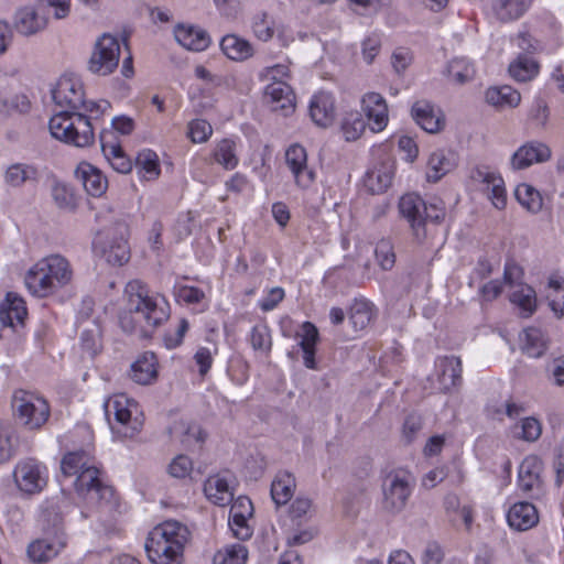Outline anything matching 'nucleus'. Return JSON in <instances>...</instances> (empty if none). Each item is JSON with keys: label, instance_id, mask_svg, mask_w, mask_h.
Returning <instances> with one entry per match:
<instances>
[{"label": "nucleus", "instance_id": "f257e3e1", "mask_svg": "<svg viewBox=\"0 0 564 564\" xmlns=\"http://www.w3.org/2000/svg\"><path fill=\"white\" fill-rule=\"evenodd\" d=\"M126 311L119 316V324L126 333H139L147 336L170 317L167 300L156 293L150 294L148 286L140 280H132L124 288Z\"/></svg>", "mask_w": 564, "mask_h": 564}, {"label": "nucleus", "instance_id": "f03ea898", "mask_svg": "<svg viewBox=\"0 0 564 564\" xmlns=\"http://www.w3.org/2000/svg\"><path fill=\"white\" fill-rule=\"evenodd\" d=\"M64 477L76 476L73 484L77 495L87 502L96 506L112 496V489L99 479V469L93 464V456L86 451L69 452L61 462Z\"/></svg>", "mask_w": 564, "mask_h": 564}, {"label": "nucleus", "instance_id": "7ed1b4c3", "mask_svg": "<svg viewBox=\"0 0 564 564\" xmlns=\"http://www.w3.org/2000/svg\"><path fill=\"white\" fill-rule=\"evenodd\" d=\"M189 536L185 524L175 520L164 521L149 532L144 544L147 555L153 564H183Z\"/></svg>", "mask_w": 564, "mask_h": 564}, {"label": "nucleus", "instance_id": "20e7f679", "mask_svg": "<svg viewBox=\"0 0 564 564\" xmlns=\"http://www.w3.org/2000/svg\"><path fill=\"white\" fill-rule=\"evenodd\" d=\"M74 276L70 262L62 254L40 259L25 273L24 282L30 293L46 297L68 285Z\"/></svg>", "mask_w": 564, "mask_h": 564}, {"label": "nucleus", "instance_id": "39448f33", "mask_svg": "<svg viewBox=\"0 0 564 564\" xmlns=\"http://www.w3.org/2000/svg\"><path fill=\"white\" fill-rule=\"evenodd\" d=\"M41 525L43 536L29 544L28 555L32 562L47 563L64 550L67 539L63 517L54 508H47L42 512Z\"/></svg>", "mask_w": 564, "mask_h": 564}, {"label": "nucleus", "instance_id": "423d86ee", "mask_svg": "<svg viewBox=\"0 0 564 564\" xmlns=\"http://www.w3.org/2000/svg\"><path fill=\"white\" fill-rule=\"evenodd\" d=\"M51 134L65 143L85 148L94 142L91 122L82 111L61 110L48 122Z\"/></svg>", "mask_w": 564, "mask_h": 564}, {"label": "nucleus", "instance_id": "0eeeda50", "mask_svg": "<svg viewBox=\"0 0 564 564\" xmlns=\"http://www.w3.org/2000/svg\"><path fill=\"white\" fill-rule=\"evenodd\" d=\"M52 98L62 110L95 113L96 117L110 108L107 100L85 101L84 87L79 78L62 76L52 90Z\"/></svg>", "mask_w": 564, "mask_h": 564}, {"label": "nucleus", "instance_id": "6e6552de", "mask_svg": "<svg viewBox=\"0 0 564 564\" xmlns=\"http://www.w3.org/2000/svg\"><path fill=\"white\" fill-rule=\"evenodd\" d=\"M106 419L111 430L123 437H133L142 429V420L137 414L138 404L126 394H115L104 403Z\"/></svg>", "mask_w": 564, "mask_h": 564}, {"label": "nucleus", "instance_id": "1a4fd4ad", "mask_svg": "<svg viewBox=\"0 0 564 564\" xmlns=\"http://www.w3.org/2000/svg\"><path fill=\"white\" fill-rule=\"evenodd\" d=\"M128 236V225L123 221L116 223L105 232L98 234L94 240V248L100 251L108 263L123 265L130 259Z\"/></svg>", "mask_w": 564, "mask_h": 564}, {"label": "nucleus", "instance_id": "9d476101", "mask_svg": "<svg viewBox=\"0 0 564 564\" xmlns=\"http://www.w3.org/2000/svg\"><path fill=\"white\" fill-rule=\"evenodd\" d=\"M12 406L22 424L30 430L42 426L50 415L47 402L43 398L25 391L14 394Z\"/></svg>", "mask_w": 564, "mask_h": 564}, {"label": "nucleus", "instance_id": "9b49d317", "mask_svg": "<svg viewBox=\"0 0 564 564\" xmlns=\"http://www.w3.org/2000/svg\"><path fill=\"white\" fill-rule=\"evenodd\" d=\"M12 475L17 488L25 495L39 494L47 485V468L34 458L20 460Z\"/></svg>", "mask_w": 564, "mask_h": 564}, {"label": "nucleus", "instance_id": "f8f14e48", "mask_svg": "<svg viewBox=\"0 0 564 564\" xmlns=\"http://www.w3.org/2000/svg\"><path fill=\"white\" fill-rule=\"evenodd\" d=\"M119 58V40L116 36L106 33L96 42L88 63V68L94 74L107 76L118 67Z\"/></svg>", "mask_w": 564, "mask_h": 564}, {"label": "nucleus", "instance_id": "ddd939ff", "mask_svg": "<svg viewBox=\"0 0 564 564\" xmlns=\"http://www.w3.org/2000/svg\"><path fill=\"white\" fill-rule=\"evenodd\" d=\"M425 202L416 194L403 195L399 202L400 214L409 221L414 239L422 243L430 237V230L423 221Z\"/></svg>", "mask_w": 564, "mask_h": 564}, {"label": "nucleus", "instance_id": "4468645a", "mask_svg": "<svg viewBox=\"0 0 564 564\" xmlns=\"http://www.w3.org/2000/svg\"><path fill=\"white\" fill-rule=\"evenodd\" d=\"M410 480L405 473H391L386 477L382 489L387 509L400 511L404 508L412 492Z\"/></svg>", "mask_w": 564, "mask_h": 564}, {"label": "nucleus", "instance_id": "2eb2a0df", "mask_svg": "<svg viewBox=\"0 0 564 564\" xmlns=\"http://www.w3.org/2000/svg\"><path fill=\"white\" fill-rule=\"evenodd\" d=\"M285 164L293 175L295 184L308 188L315 181L316 173L307 164L306 150L300 144H292L285 151Z\"/></svg>", "mask_w": 564, "mask_h": 564}, {"label": "nucleus", "instance_id": "dca6fc26", "mask_svg": "<svg viewBox=\"0 0 564 564\" xmlns=\"http://www.w3.org/2000/svg\"><path fill=\"white\" fill-rule=\"evenodd\" d=\"M471 178L485 185V191L494 206L502 209L507 204V194L505 182L500 175L489 170V167L480 166L471 172Z\"/></svg>", "mask_w": 564, "mask_h": 564}, {"label": "nucleus", "instance_id": "f3484780", "mask_svg": "<svg viewBox=\"0 0 564 564\" xmlns=\"http://www.w3.org/2000/svg\"><path fill=\"white\" fill-rule=\"evenodd\" d=\"M263 100L272 111H281L283 116H289L295 108L292 89L283 80L268 84L264 88Z\"/></svg>", "mask_w": 564, "mask_h": 564}, {"label": "nucleus", "instance_id": "a211bd4d", "mask_svg": "<svg viewBox=\"0 0 564 564\" xmlns=\"http://www.w3.org/2000/svg\"><path fill=\"white\" fill-rule=\"evenodd\" d=\"M551 159V149L542 142L530 141L521 145L511 156L513 170H524L533 164L543 163Z\"/></svg>", "mask_w": 564, "mask_h": 564}, {"label": "nucleus", "instance_id": "6ab92c4d", "mask_svg": "<svg viewBox=\"0 0 564 564\" xmlns=\"http://www.w3.org/2000/svg\"><path fill=\"white\" fill-rule=\"evenodd\" d=\"M411 116L429 133L440 132L445 124L442 110L429 100L415 101L411 108Z\"/></svg>", "mask_w": 564, "mask_h": 564}, {"label": "nucleus", "instance_id": "aec40b11", "mask_svg": "<svg viewBox=\"0 0 564 564\" xmlns=\"http://www.w3.org/2000/svg\"><path fill=\"white\" fill-rule=\"evenodd\" d=\"M361 104L371 131H382L389 120L386 99L378 93H368L362 97Z\"/></svg>", "mask_w": 564, "mask_h": 564}, {"label": "nucleus", "instance_id": "412c9836", "mask_svg": "<svg viewBox=\"0 0 564 564\" xmlns=\"http://www.w3.org/2000/svg\"><path fill=\"white\" fill-rule=\"evenodd\" d=\"M99 138L102 153L113 170L119 173L130 172L132 163L124 154L120 143L116 139V135H113V132L102 130Z\"/></svg>", "mask_w": 564, "mask_h": 564}, {"label": "nucleus", "instance_id": "4be33fe9", "mask_svg": "<svg viewBox=\"0 0 564 564\" xmlns=\"http://www.w3.org/2000/svg\"><path fill=\"white\" fill-rule=\"evenodd\" d=\"M542 469V460L535 455H529L522 460L518 474V485L521 491L533 494L540 490Z\"/></svg>", "mask_w": 564, "mask_h": 564}, {"label": "nucleus", "instance_id": "5701e85b", "mask_svg": "<svg viewBox=\"0 0 564 564\" xmlns=\"http://www.w3.org/2000/svg\"><path fill=\"white\" fill-rule=\"evenodd\" d=\"M436 368L438 371V381L443 391L448 392L453 388L462 384L463 366L459 357H441L436 361Z\"/></svg>", "mask_w": 564, "mask_h": 564}, {"label": "nucleus", "instance_id": "b1692460", "mask_svg": "<svg viewBox=\"0 0 564 564\" xmlns=\"http://www.w3.org/2000/svg\"><path fill=\"white\" fill-rule=\"evenodd\" d=\"M204 492L209 501L217 506H227L234 500L231 481L226 475H213L204 485Z\"/></svg>", "mask_w": 564, "mask_h": 564}, {"label": "nucleus", "instance_id": "393cba45", "mask_svg": "<svg viewBox=\"0 0 564 564\" xmlns=\"http://www.w3.org/2000/svg\"><path fill=\"white\" fill-rule=\"evenodd\" d=\"M310 116L319 127L326 128L330 126L335 118L333 96L325 91L315 94L310 102Z\"/></svg>", "mask_w": 564, "mask_h": 564}, {"label": "nucleus", "instance_id": "a878e982", "mask_svg": "<svg viewBox=\"0 0 564 564\" xmlns=\"http://www.w3.org/2000/svg\"><path fill=\"white\" fill-rule=\"evenodd\" d=\"M393 175V163L390 161H382L366 173L365 186L372 194L383 193L391 185Z\"/></svg>", "mask_w": 564, "mask_h": 564}, {"label": "nucleus", "instance_id": "bb28decb", "mask_svg": "<svg viewBox=\"0 0 564 564\" xmlns=\"http://www.w3.org/2000/svg\"><path fill=\"white\" fill-rule=\"evenodd\" d=\"M75 174L89 195L99 197L106 192L107 180L94 165L83 162L77 166Z\"/></svg>", "mask_w": 564, "mask_h": 564}, {"label": "nucleus", "instance_id": "cd10ccee", "mask_svg": "<svg viewBox=\"0 0 564 564\" xmlns=\"http://www.w3.org/2000/svg\"><path fill=\"white\" fill-rule=\"evenodd\" d=\"M509 525L518 531H525L539 522L536 508L527 501L514 503L507 513Z\"/></svg>", "mask_w": 564, "mask_h": 564}, {"label": "nucleus", "instance_id": "c85d7f7f", "mask_svg": "<svg viewBox=\"0 0 564 564\" xmlns=\"http://www.w3.org/2000/svg\"><path fill=\"white\" fill-rule=\"evenodd\" d=\"M174 36L183 47L189 51L200 52L210 44L208 33L203 29L192 25L178 24L174 30Z\"/></svg>", "mask_w": 564, "mask_h": 564}, {"label": "nucleus", "instance_id": "c756f323", "mask_svg": "<svg viewBox=\"0 0 564 564\" xmlns=\"http://www.w3.org/2000/svg\"><path fill=\"white\" fill-rule=\"evenodd\" d=\"M521 351L530 358H540L547 349L549 339L542 329L528 327L519 334Z\"/></svg>", "mask_w": 564, "mask_h": 564}, {"label": "nucleus", "instance_id": "7c9ffc66", "mask_svg": "<svg viewBox=\"0 0 564 564\" xmlns=\"http://www.w3.org/2000/svg\"><path fill=\"white\" fill-rule=\"evenodd\" d=\"M46 18L32 7L20 9L14 17V28L23 35H33L46 26Z\"/></svg>", "mask_w": 564, "mask_h": 564}, {"label": "nucleus", "instance_id": "2f4dec72", "mask_svg": "<svg viewBox=\"0 0 564 564\" xmlns=\"http://www.w3.org/2000/svg\"><path fill=\"white\" fill-rule=\"evenodd\" d=\"M25 316L26 307L23 299L13 292H9L0 304L1 324L13 327L15 324L22 323Z\"/></svg>", "mask_w": 564, "mask_h": 564}, {"label": "nucleus", "instance_id": "473e14b6", "mask_svg": "<svg viewBox=\"0 0 564 564\" xmlns=\"http://www.w3.org/2000/svg\"><path fill=\"white\" fill-rule=\"evenodd\" d=\"M223 53L230 59L242 62L254 53L251 43L236 34H227L220 41Z\"/></svg>", "mask_w": 564, "mask_h": 564}, {"label": "nucleus", "instance_id": "72a5a7b5", "mask_svg": "<svg viewBox=\"0 0 564 564\" xmlns=\"http://www.w3.org/2000/svg\"><path fill=\"white\" fill-rule=\"evenodd\" d=\"M158 376L156 357L145 352L131 365L130 377L139 384H150Z\"/></svg>", "mask_w": 564, "mask_h": 564}, {"label": "nucleus", "instance_id": "f704fd0d", "mask_svg": "<svg viewBox=\"0 0 564 564\" xmlns=\"http://www.w3.org/2000/svg\"><path fill=\"white\" fill-rule=\"evenodd\" d=\"M135 170L142 180L153 181L158 178L161 173L158 154L150 149L140 151L135 158Z\"/></svg>", "mask_w": 564, "mask_h": 564}, {"label": "nucleus", "instance_id": "c9c22d12", "mask_svg": "<svg viewBox=\"0 0 564 564\" xmlns=\"http://www.w3.org/2000/svg\"><path fill=\"white\" fill-rule=\"evenodd\" d=\"M295 479L286 471L276 474L271 484V497L278 506L285 505L290 501L294 494Z\"/></svg>", "mask_w": 564, "mask_h": 564}, {"label": "nucleus", "instance_id": "e433bc0d", "mask_svg": "<svg viewBox=\"0 0 564 564\" xmlns=\"http://www.w3.org/2000/svg\"><path fill=\"white\" fill-rule=\"evenodd\" d=\"M375 308L366 299L355 300L349 314V322L356 332L364 330L372 322Z\"/></svg>", "mask_w": 564, "mask_h": 564}, {"label": "nucleus", "instance_id": "4c0bfd02", "mask_svg": "<svg viewBox=\"0 0 564 564\" xmlns=\"http://www.w3.org/2000/svg\"><path fill=\"white\" fill-rule=\"evenodd\" d=\"M488 104L498 107H517L520 104V94L510 86L490 87L486 91Z\"/></svg>", "mask_w": 564, "mask_h": 564}, {"label": "nucleus", "instance_id": "58836bf2", "mask_svg": "<svg viewBox=\"0 0 564 564\" xmlns=\"http://www.w3.org/2000/svg\"><path fill=\"white\" fill-rule=\"evenodd\" d=\"M510 302L521 310L524 317H529L536 310V293L532 286L521 284L510 294Z\"/></svg>", "mask_w": 564, "mask_h": 564}, {"label": "nucleus", "instance_id": "ea45409f", "mask_svg": "<svg viewBox=\"0 0 564 564\" xmlns=\"http://www.w3.org/2000/svg\"><path fill=\"white\" fill-rule=\"evenodd\" d=\"M37 170L30 164L14 163L8 166L4 181L12 187H20L28 182H35Z\"/></svg>", "mask_w": 564, "mask_h": 564}, {"label": "nucleus", "instance_id": "a19ab883", "mask_svg": "<svg viewBox=\"0 0 564 564\" xmlns=\"http://www.w3.org/2000/svg\"><path fill=\"white\" fill-rule=\"evenodd\" d=\"M532 0H495L494 10L501 21L520 18L531 6Z\"/></svg>", "mask_w": 564, "mask_h": 564}, {"label": "nucleus", "instance_id": "79ce46f5", "mask_svg": "<svg viewBox=\"0 0 564 564\" xmlns=\"http://www.w3.org/2000/svg\"><path fill=\"white\" fill-rule=\"evenodd\" d=\"M446 75L449 82L463 85L475 76V67L465 57L453 58L446 67Z\"/></svg>", "mask_w": 564, "mask_h": 564}, {"label": "nucleus", "instance_id": "37998d69", "mask_svg": "<svg viewBox=\"0 0 564 564\" xmlns=\"http://www.w3.org/2000/svg\"><path fill=\"white\" fill-rule=\"evenodd\" d=\"M248 550L241 543L227 544L219 549L213 558V564H246Z\"/></svg>", "mask_w": 564, "mask_h": 564}, {"label": "nucleus", "instance_id": "c03bdc74", "mask_svg": "<svg viewBox=\"0 0 564 564\" xmlns=\"http://www.w3.org/2000/svg\"><path fill=\"white\" fill-rule=\"evenodd\" d=\"M539 70L536 62L529 55H519L518 58L509 65L510 75L518 82L531 80Z\"/></svg>", "mask_w": 564, "mask_h": 564}, {"label": "nucleus", "instance_id": "a18cd8bd", "mask_svg": "<svg viewBox=\"0 0 564 564\" xmlns=\"http://www.w3.org/2000/svg\"><path fill=\"white\" fill-rule=\"evenodd\" d=\"M215 161L226 170H232L238 165V156L236 154V143L232 140L224 139L217 143L214 150Z\"/></svg>", "mask_w": 564, "mask_h": 564}, {"label": "nucleus", "instance_id": "49530a36", "mask_svg": "<svg viewBox=\"0 0 564 564\" xmlns=\"http://www.w3.org/2000/svg\"><path fill=\"white\" fill-rule=\"evenodd\" d=\"M80 345L90 357L97 355L101 349L100 326L94 318L89 326L85 327L80 335Z\"/></svg>", "mask_w": 564, "mask_h": 564}, {"label": "nucleus", "instance_id": "de8ad7c7", "mask_svg": "<svg viewBox=\"0 0 564 564\" xmlns=\"http://www.w3.org/2000/svg\"><path fill=\"white\" fill-rule=\"evenodd\" d=\"M517 200L529 212L538 213L541 210L543 199L541 194L531 185L520 184L514 191Z\"/></svg>", "mask_w": 564, "mask_h": 564}, {"label": "nucleus", "instance_id": "09e8293b", "mask_svg": "<svg viewBox=\"0 0 564 564\" xmlns=\"http://www.w3.org/2000/svg\"><path fill=\"white\" fill-rule=\"evenodd\" d=\"M453 167L452 161L443 151L433 152L427 162V180L437 182L443 175L448 173Z\"/></svg>", "mask_w": 564, "mask_h": 564}, {"label": "nucleus", "instance_id": "8fccbe9b", "mask_svg": "<svg viewBox=\"0 0 564 564\" xmlns=\"http://www.w3.org/2000/svg\"><path fill=\"white\" fill-rule=\"evenodd\" d=\"M251 29L258 40L268 42L275 33V20L267 12H260L253 17Z\"/></svg>", "mask_w": 564, "mask_h": 564}, {"label": "nucleus", "instance_id": "3c124183", "mask_svg": "<svg viewBox=\"0 0 564 564\" xmlns=\"http://www.w3.org/2000/svg\"><path fill=\"white\" fill-rule=\"evenodd\" d=\"M425 208L423 209V221L430 230V236H432L434 234L433 227L441 224L445 217V204L440 198H432L429 203H425Z\"/></svg>", "mask_w": 564, "mask_h": 564}, {"label": "nucleus", "instance_id": "603ef678", "mask_svg": "<svg viewBox=\"0 0 564 564\" xmlns=\"http://www.w3.org/2000/svg\"><path fill=\"white\" fill-rule=\"evenodd\" d=\"M366 129V122L359 112H350L341 122V131L347 141L357 140Z\"/></svg>", "mask_w": 564, "mask_h": 564}, {"label": "nucleus", "instance_id": "864d4df0", "mask_svg": "<svg viewBox=\"0 0 564 564\" xmlns=\"http://www.w3.org/2000/svg\"><path fill=\"white\" fill-rule=\"evenodd\" d=\"M516 429H520V432H516V435L527 442L536 441L542 433V425L540 421L533 416L524 417L516 425Z\"/></svg>", "mask_w": 564, "mask_h": 564}, {"label": "nucleus", "instance_id": "5fc2aeb1", "mask_svg": "<svg viewBox=\"0 0 564 564\" xmlns=\"http://www.w3.org/2000/svg\"><path fill=\"white\" fill-rule=\"evenodd\" d=\"M29 109L30 101L24 95H18L10 99H0V120L13 112H28Z\"/></svg>", "mask_w": 564, "mask_h": 564}, {"label": "nucleus", "instance_id": "6e6d98bb", "mask_svg": "<svg viewBox=\"0 0 564 564\" xmlns=\"http://www.w3.org/2000/svg\"><path fill=\"white\" fill-rule=\"evenodd\" d=\"M375 254L378 264L383 270H390L395 263V254L393 251V245L389 239H381L375 249Z\"/></svg>", "mask_w": 564, "mask_h": 564}, {"label": "nucleus", "instance_id": "4d7b16f0", "mask_svg": "<svg viewBox=\"0 0 564 564\" xmlns=\"http://www.w3.org/2000/svg\"><path fill=\"white\" fill-rule=\"evenodd\" d=\"M189 329V322L186 318H180L173 329L167 330L163 336L166 348L174 349L182 345L185 334Z\"/></svg>", "mask_w": 564, "mask_h": 564}, {"label": "nucleus", "instance_id": "13d9d810", "mask_svg": "<svg viewBox=\"0 0 564 564\" xmlns=\"http://www.w3.org/2000/svg\"><path fill=\"white\" fill-rule=\"evenodd\" d=\"M182 437L181 442L186 447H192L202 444L205 441L206 434L202 430L200 425L194 422L182 423Z\"/></svg>", "mask_w": 564, "mask_h": 564}, {"label": "nucleus", "instance_id": "bf43d9fd", "mask_svg": "<svg viewBox=\"0 0 564 564\" xmlns=\"http://www.w3.org/2000/svg\"><path fill=\"white\" fill-rule=\"evenodd\" d=\"M213 133V128L206 120L195 119L188 123L187 137L194 143L206 142Z\"/></svg>", "mask_w": 564, "mask_h": 564}, {"label": "nucleus", "instance_id": "052dcab7", "mask_svg": "<svg viewBox=\"0 0 564 564\" xmlns=\"http://www.w3.org/2000/svg\"><path fill=\"white\" fill-rule=\"evenodd\" d=\"M250 344L254 350L268 352L271 349V336L267 326L256 325L250 333Z\"/></svg>", "mask_w": 564, "mask_h": 564}, {"label": "nucleus", "instance_id": "680f3d73", "mask_svg": "<svg viewBox=\"0 0 564 564\" xmlns=\"http://www.w3.org/2000/svg\"><path fill=\"white\" fill-rule=\"evenodd\" d=\"M248 517L238 513H229L228 524L234 535L239 540L243 541L252 535V530L248 525Z\"/></svg>", "mask_w": 564, "mask_h": 564}, {"label": "nucleus", "instance_id": "e2e57ef3", "mask_svg": "<svg viewBox=\"0 0 564 564\" xmlns=\"http://www.w3.org/2000/svg\"><path fill=\"white\" fill-rule=\"evenodd\" d=\"M523 269L514 261H507L503 269V280L501 281L503 284L508 285L511 289L518 288L523 280Z\"/></svg>", "mask_w": 564, "mask_h": 564}, {"label": "nucleus", "instance_id": "0e129e2a", "mask_svg": "<svg viewBox=\"0 0 564 564\" xmlns=\"http://www.w3.org/2000/svg\"><path fill=\"white\" fill-rule=\"evenodd\" d=\"M381 36L378 33H371L361 43L362 58L367 64H371L381 50Z\"/></svg>", "mask_w": 564, "mask_h": 564}, {"label": "nucleus", "instance_id": "69168bd1", "mask_svg": "<svg viewBox=\"0 0 564 564\" xmlns=\"http://www.w3.org/2000/svg\"><path fill=\"white\" fill-rule=\"evenodd\" d=\"M193 470V463L186 455L176 456L169 465V474L178 479L186 478Z\"/></svg>", "mask_w": 564, "mask_h": 564}, {"label": "nucleus", "instance_id": "338daca9", "mask_svg": "<svg viewBox=\"0 0 564 564\" xmlns=\"http://www.w3.org/2000/svg\"><path fill=\"white\" fill-rule=\"evenodd\" d=\"M175 297L178 302L198 304L205 299V293L196 286L181 285L175 290Z\"/></svg>", "mask_w": 564, "mask_h": 564}, {"label": "nucleus", "instance_id": "774afa93", "mask_svg": "<svg viewBox=\"0 0 564 564\" xmlns=\"http://www.w3.org/2000/svg\"><path fill=\"white\" fill-rule=\"evenodd\" d=\"M312 501L308 498H296L290 507V517L295 524H301L310 514Z\"/></svg>", "mask_w": 564, "mask_h": 564}]
</instances>
